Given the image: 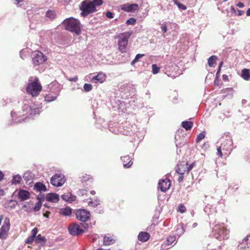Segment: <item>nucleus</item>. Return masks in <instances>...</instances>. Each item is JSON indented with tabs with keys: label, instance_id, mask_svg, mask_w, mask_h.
Instances as JSON below:
<instances>
[{
	"label": "nucleus",
	"instance_id": "31",
	"mask_svg": "<svg viewBox=\"0 0 250 250\" xmlns=\"http://www.w3.org/2000/svg\"><path fill=\"white\" fill-rule=\"evenodd\" d=\"M241 77L245 80H249L250 78V71L248 69L244 68L242 70Z\"/></svg>",
	"mask_w": 250,
	"mask_h": 250
},
{
	"label": "nucleus",
	"instance_id": "15",
	"mask_svg": "<svg viewBox=\"0 0 250 250\" xmlns=\"http://www.w3.org/2000/svg\"><path fill=\"white\" fill-rule=\"evenodd\" d=\"M158 188L162 192H166L170 188L171 186V182L167 178L160 179L158 184Z\"/></svg>",
	"mask_w": 250,
	"mask_h": 250
},
{
	"label": "nucleus",
	"instance_id": "63",
	"mask_svg": "<svg viewBox=\"0 0 250 250\" xmlns=\"http://www.w3.org/2000/svg\"><path fill=\"white\" fill-rule=\"evenodd\" d=\"M49 213L50 212L49 211H47L46 212L43 214V216L45 217H48Z\"/></svg>",
	"mask_w": 250,
	"mask_h": 250
},
{
	"label": "nucleus",
	"instance_id": "25",
	"mask_svg": "<svg viewBox=\"0 0 250 250\" xmlns=\"http://www.w3.org/2000/svg\"><path fill=\"white\" fill-rule=\"evenodd\" d=\"M176 238L175 236H170L167 238V242L162 245V248L164 250L167 249L166 246L167 245H172L173 243L176 244Z\"/></svg>",
	"mask_w": 250,
	"mask_h": 250
},
{
	"label": "nucleus",
	"instance_id": "53",
	"mask_svg": "<svg viewBox=\"0 0 250 250\" xmlns=\"http://www.w3.org/2000/svg\"><path fill=\"white\" fill-rule=\"evenodd\" d=\"M177 6L179 9L183 10H185L187 9V7L185 5H184L181 3H179L178 4Z\"/></svg>",
	"mask_w": 250,
	"mask_h": 250
},
{
	"label": "nucleus",
	"instance_id": "4",
	"mask_svg": "<svg viewBox=\"0 0 250 250\" xmlns=\"http://www.w3.org/2000/svg\"><path fill=\"white\" fill-rule=\"evenodd\" d=\"M211 235L212 237L221 241L229 238V231L223 224H216L212 227Z\"/></svg>",
	"mask_w": 250,
	"mask_h": 250
},
{
	"label": "nucleus",
	"instance_id": "2",
	"mask_svg": "<svg viewBox=\"0 0 250 250\" xmlns=\"http://www.w3.org/2000/svg\"><path fill=\"white\" fill-rule=\"evenodd\" d=\"M103 3V0H85L82 2L80 9L82 11L81 15L83 17H86L91 13L97 11L96 6Z\"/></svg>",
	"mask_w": 250,
	"mask_h": 250
},
{
	"label": "nucleus",
	"instance_id": "9",
	"mask_svg": "<svg viewBox=\"0 0 250 250\" xmlns=\"http://www.w3.org/2000/svg\"><path fill=\"white\" fill-rule=\"evenodd\" d=\"M47 60V57L41 51H36L32 55V63L34 66L43 63Z\"/></svg>",
	"mask_w": 250,
	"mask_h": 250
},
{
	"label": "nucleus",
	"instance_id": "52",
	"mask_svg": "<svg viewBox=\"0 0 250 250\" xmlns=\"http://www.w3.org/2000/svg\"><path fill=\"white\" fill-rule=\"evenodd\" d=\"M32 235L33 237L36 238V235L37 234V232H38V229L37 228H34L32 230Z\"/></svg>",
	"mask_w": 250,
	"mask_h": 250
},
{
	"label": "nucleus",
	"instance_id": "56",
	"mask_svg": "<svg viewBox=\"0 0 250 250\" xmlns=\"http://www.w3.org/2000/svg\"><path fill=\"white\" fill-rule=\"evenodd\" d=\"M244 11H242V10L237 9V13L236 14L238 16H240L241 15H242L244 14Z\"/></svg>",
	"mask_w": 250,
	"mask_h": 250
},
{
	"label": "nucleus",
	"instance_id": "41",
	"mask_svg": "<svg viewBox=\"0 0 250 250\" xmlns=\"http://www.w3.org/2000/svg\"><path fill=\"white\" fill-rule=\"evenodd\" d=\"M92 86L89 83H85L83 85V89L85 92H89L92 90Z\"/></svg>",
	"mask_w": 250,
	"mask_h": 250
},
{
	"label": "nucleus",
	"instance_id": "48",
	"mask_svg": "<svg viewBox=\"0 0 250 250\" xmlns=\"http://www.w3.org/2000/svg\"><path fill=\"white\" fill-rule=\"evenodd\" d=\"M186 207L182 205H180L179 206V211L181 213H184L186 211Z\"/></svg>",
	"mask_w": 250,
	"mask_h": 250
},
{
	"label": "nucleus",
	"instance_id": "39",
	"mask_svg": "<svg viewBox=\"0 0 250 250\" xmlns=\"http://www.w3.org/2000/svg\"><path fill=\"white\" fill-rule=\"evenodd\" d=\"M152 73L153 74H157L160 70V67L157 66L156 64H153L152 65Z\"/></svg>",
	"mask_w": 250,
	"mask_h": 250
},
{
	"label": "nucleus",
	"instance_id": "10",
	"mask_svg": "<svg viewBox=\"0 0 250 250\" xmlns=\"http://www.w3.org/2000/svg\"><path fill=\"white\" fill-rule=\"evenodd\" d=\"M64 176L61 173H56L50 179L51 184L55 187H60L65 183Z\"/></svg>",
	"mask_w": 250,
	"mask_h": 250
},
{
	"label": "nucleus",
	"instance_id": "38",
	"mask_svg": "<svg viewBox=\"0 0 250 250\" xmlns=\"http://www.w3.org/2000/svg\"><path fill=\"white\" fill-rule=\"evenodd\" d=\"M206 135V131H202L200 133H199L196 138V143L200 142L202 140L205 138Z\"/></svg>",
	"mask_w": 250,
	"mask_h": 250
},
{
	"label": "nucleus",
	"instance_id": "23",
	"mask_svg": "<svg viewBox=\"0 0 250 250\" xmlns=\"http://www.w3.org/2000/svg\"><path fill=\"white\" fill-rule=\"evenodd\" d=\"M150 235L146 231H141L138 235V239L142 242H146L149 240Z\"/></svg>",
	"mask_w": 250,
	"mask_h": 250
},
{
	"label": "nucleus",
	"instance_id": "1",
	"mask_svg": "<svg viewBox=\"0 0 250 250\" xmlns=\"http://www.w3.org/2000/svg\"><path fill=\"white\" fill-rule=\"evenodd\" d=\"M22 115H18L14 111H11V115L12 121L15 123H20L27 118H31L41 112V108L32 102H26L22 107Z\"/></svg>",
	"mask_w": 250,
	"mask_h": 250
},
{
	"label": "nucleus",
	"instance_id": "27",
	"mask_svg": "<svg viewBox=\"0 0 250 250\" xmlns=\"http://www.w3.org/2000/svg\"><path fill=\"white\" fill-rule=\"evenodd\" d=\"M34 189L37 191H45L47 190L45 186L42 183L38 182L36 183L34 186Z\"/></svg>",
	"mask_w": 250,
	"mask_h": 250
},
{
	"label": "nucleus",
	"instance_id": "58",
	"mask_svg": "<svg viewBox=\"0 0 250 250\" xmlns=\"http://www.w3.org/2000/svg\"><path fill=\"white\" fill-rule=\"evenodd\" d=\"M237 6L238 7H239V8H243L244 6V4L242 2H239L237 4Z\"/></svg>",
	"mask_w": 250,
	"mask_h": 250
},
{
	"label": "nucleus",
	"instance_id": "8",
	"mask_svg": "<svg viewBox=\"0 0 250 250\" xmlns=\"http://www.w3.org/2000/svg\"><path fill=\"white\" fill-rule=\"evenodd\" d=\"M177 66L171 62H167L165 67V73L167 76L174 79L180 75L176 71Z\"/></svg>",
	"mask_w": 250,
	"mask_h": 250
},
{
	"label": "nucleus",
	"instance_id": "5",
	"mask_svg": "<svg viewBox=\"0 0 250 250\" xmlns=\"http://www.w3.org/2000/svg\"><path fill=\"white\" fill-rule=\"evenodd\" d=\"M33 79V77L29 78L26 90L27 93L31 95L33 97H35L39 94L40 92L42 90V87L37 78H34V80Z\"/></svg>",
	"mask_w": 250,
	"mask_h": 250
},
{
	"label": "nucleus",
	"instance_id": "45",
	"mask_svg": "<svg viewBox=\"0 0 250 250\" xmlns=\"http://www.w3.org/2000/svg\"><path fill=\"white\" fill-rule=\"evenodd\" d=\"M35 238V237L31 235L29 237H28L25 240V243L26 244H31L33 242Z\"/></svg>",
	"mask_w": 250,
	"mask_h": 250
},
{
	"label": "nucleus",
	"instance_id": "19",
	"mask_svg": "<svg viewBox=\"0 0 250 250\" xmlns=\"http://www.w3.org/2000/svg\"><path fill=\"white\" fill-rule=\"evenodd\" d=\"M188 163H181L177 164L176 172L180 175H184L186 172L188 173Z\"/></svg>",
	"mask_w": 250,
	"mask_h": 250
},
{
	"label": "nucleus",
	"instance_id": "46",
	"mask_svg": "<svg viewBox=\"0 0 250 250\" xmlns=\"http://www.w3.org/2000/svg\"><path fill=\"white\" fill-rule=\"evenodd\" d=\"M106 17L109 19H112L114 18V14L110 11H107L105 13Z\"/></svg>",
	"mask_w": 250,
	"mask_h": 250
},
{
	"label": "nucleus",
	"instance_id": "64",
	"mask_svg": "<svg viewBox=\"0 0 250 250\" xmlns=\"http://www.w3.org/2000/svg\"><path fill=\"white\" fill-rule=\"evenodd\" d=\"M246 14L247 16H250V8L247 11Z\"/></svg>",
	"mask_w": 250,
	"mask_h": 250
},
{
	"label": "nucleus",
	"instance_id": "20",
	"mask_svg": "<svg viewBox=\"0 0 250 250\" xmlns=\"http://www.w3.org/2000/svg\"><path fill=\"white\" fill-rule=\"evenodd\" d=\"M18 196L21 201H24L30 198V194L27 190L21 189L18 192Z\"/></svg>",
	"mask_w": 250,
	"mask_h": 250
},
{
	"label": "nucleus",
	"instance_id": "16",
	"mask_svg": "<svg viewBox=\"0 0 250 250\" xmlns=\"http://www.w3.org/2000/svg\"><path fill=\"white\" fill-rule=\"evenodd\" d=\"M237 250H250V235H248L238 245Z\"/></svg>",
	"mask_w": 250,
	"mask_h": 250
},
{
	"label": "nucleus",
	"instance_id": "44",
	"mask_svg": "<svg viewBox=\"0 0 250 250\" xmlns=\"http://www.w3.org/2000/svg\"><path fill=\"white\" fill-rule=\"evenodd\" d=\"M94 204L95 206H97L98 205L100 204V200L96 199V200H94L93 201H90L88 202V205H90V204Z\"/></svg>",
	"mask_w": 250,
	"mask_h": 250
},
{
	"label": "nucleus",
	"instance_id": "35",
	"mask_svg": "<svg viewBox=\"0 0 250 250\" xmlns=\"http://www.w3.org/2000/svg\"><path fill=\"white\" fill-rule=\"evenodd\" d=\"M115 240L112 239L111 237L105 236L104 238V244L106 246L110 245L114 243Z\"/></svg>",
	"mask_w": 250,
	"mask_h": 250
},
{
	"label": "nucleus",
	"instance_id": "36",
	"mask_svg": "<svg viewBox=\"0 0 250 250\" xmlns=\"http://www.w3.org/2000/svg\"><path fill=\"white\" fill-rule=\"evenodd\" d=\"M45 237L41 234H39L36 237V242L37 243H40L43 245L45 243Z\"/></svg>",
	"mask_w": 250,
	"mask_h": 250
},
{
	"label": "nucleus",
	"instance_id": "3",
	"mask_svg": "<svg viewBox=\"0 0 250 250\" xmlns=\"http://www.w3.org/2000/svg\"><path fill=\"white\" fill-rule=\"evenodd\" d=\"M66 30L79 35L81 33V26L80 21L73 17L67 18L62 22Z\"/></svg>",
	"mask_w": 250,
	"mask_h": 250
},
{
	"label": "nucleus",
	"instance_id": "59",
	"mask_svg": "<svg viewBox=\"0 0 250 250\" xmlns=\"http://www.w3.org/2000/svg\"><path fill=\"white\" fill-rule=\"evenodd\" d=\"M183 175H180L179 177L178 178V181L179 182H181L183 180Z\"/></svg>",
	"mask_w": 250,
	"mask_h": 250
},
{
	"label": "nucleus",
	"instance_id": "60",
	"mask_svg": "<svg viewBox=\"0 0 250 250\" xmlns=\"http://www.w3.org/2000/svg\"><path fill=\"white\" fill-rule=\"evenodd\" d=\"M4 178L3 173L0 170V181H1Z\"/></svg>",
	"mask_w": 250,
	"mask_h": 250
},
{
	"label": "nucleus",
	"instance_id": "61",
	"mask_svg": "<svg viewBox=\"0 0 250 250\" xmlns=\"http://www.w3.org/2000/svg\"><path fill=\"white\" fill-rule=\"evenodd\" d=\"M223 79L225 81L228 80V76L227 75H223Z\"/></svg>",
	"mask_w": 250,
	"mask_h": 250
},
{
	"label": "nucleus",
	"instance_id": "21",
	"mask_svg": "<svg viewBox=\"0 0 250 250\" xmlns=\"http://www.w3.org/2000/svg\"><path fill=\"white\" fill-rule=\"evenodd\" d=\"M121 159L122 161L125 168L130 167L133 164L132 159L128 155L121 157Z\"/></svg>",
	"mask_w": 250,
	"mask_h": 250
},
{
	"label": "nucleus",
	"instance_id": "30",
	"mask_svg": "<svg viewBox=\"0 0 250 250\" xmlns=\"http://www.w3.org/2000/svg\"><path fill=\"white\" fill-rule=\"evenodd\" d=\"M217 56L212 55L210 56L208 61V64L210 67H214L216 64Z\"/></svg>",
	"mask_w": 250,
	"mask_h": 250
},
{
	"label": "nucleus",
	"instance_id": "43",
	"mask_svg": "<svg viewBox=\"0 0 250 250\" xmlns=\"http://www.w3.org/2000/svg\"><path fill=\"white\" fill-rule=\"evenodd\" d=\"M70 193H64L62 195V199L65 201L69 202V200L70 199Z\"/></svg>",
	"mask_w": 250,
	"mask_h": 250
},
{
	"label": "nucleus",
	"instance_id": "11",
	"mask_svg": "<svg viewBox=\"0 0 250 250\" xmlns=\"http://www.w3.org/2000/svg\"><path fill=\"white\" fill-rule=\"evenodd\" d=\"M204 211L208 214L210 219V225L216 223V209L212 205H208L204 208Z\"/></svg>",
	"mask_w": 250,
	"mask_h": 250
},
{
	"label": "nucleus",
	"instance_id": "28",
	"mask_svg": "<svg viewBox=\"0 0 250 250\" xmlns=\"http://www.w3.org/2000/svg\"><path fill=\"white\" fill-rule=\"evenodd\" d=\"M23 178L25 181L26 184H30L32 182L33 175L31 172L26 171L24 173Z\"/></svg>",
	"mask_w": 250,
	"mask_h": 250
},
{
	"label": "nucleus",
	"instance_id": "17",
	"mask_svg": "<svg viewBox=\"0 0 250 250\" xmlns=\"http://www.w3.org/2000/svg\"><path fill=\"white\" fill-rule=\"evenodd\" d=\"M237 250H250V235H248L238 245Z\"/></svg>",
	"mask_w": 250,
	"mask_h": 250
},
{
	"label": "nucleus",
	"instance_id": "12",
	"mask_svg": "<svg viewBox=\"0 0 250 250\" xmlns=\"http://www.w3.org/2000/svg\"><path fill=\"white\" fill-rule=\"evenodd\" d=\"M76 218L80 221L85 222L90 217V212L84 209H78L75 211Z\"/></svg>",
	"mask_w": 250,
	"mask_h": 250
},
{
	"label": "nucleus",
	"instance_id": "26",
	"mask_svg": "<svg viewBox=\"0 0 250 250\" xmlns=\"http://www.w3.org/2000/svg\"><path fill=\"white\" fill-rule=\"evenodd\" d=\"M57 17L56 13L54 10H48L45 14V17L47 20H53Z\"/></svg>",
	"mask_w": 250,
	"mask_h": 250
},
{
	"label": "nucleus",
	"instance_id": "62",
	"mask_svg": "<svg viewBox=\"0 0 250 250\" xmlns=\"http://www.w3.org/2000/svg\"><path fill=\"white\" fill-rule=\"evenodd\" d=\"M230 9H231V11L232 12L235 13H236V10L235 9L234 7L233 6H231Z\"/></svg>",
	"mask_w": 250,
	"mask_h": 250
},
{
	"label": "nucleus",
	"instance_id": "33",
	"mask_svg": "<svg viewBox=\"0 0 250 250\" xmlns=\"http://www.w3.org/2000/svg\"><path fill=\"white\" fill-rule=\"evenodd\" d=\"M21 180V177L19 174H17L16 175H14L11 181L12 184L13 185H16L20 183Z\"/></svg>",
	"mask_w": 250,
	"mask_h": 250
},
{
	"label": "nucleus",
	"instance_id": "22",
	"mask_svg": "<svg viewBox=\"0 0 250 250\" xmlns=\"http://www.w3.org/2000/svg\"><path fill=\"white\" fill-rule=\"evenodd\" d=\"M46 201L52 203H57L59 201V196L55 193H49L46 196Z\"/></svg>",
	"mask_w": 250,
	"mask_h": 250
},
{
	"label": "nucleus",
	"instance_id": "49",
	"mask_svg": "<svg viewBox=\"0 0 250 250\" xmlns=\"http://www.w3.org/2000/svg\"><path fill=\"white\" fill-rule=\"evenodd\" d=\"M217 155L222 157L223 156V153L222 152V150H223L222 148L220 146H219L217 147Z\"/></svg>",
	"mask_w": 250,
	"mask_h": 250
},
{
	"label": "nucleus",
	"instance_id": "55",
	"mask_svg": "<svg viewBox=\"0 0 250 250\" xmlns=\"http://www.w3.org/2000/svg\"><path fill=\"white\" fill-rule=\"evenodd\" d=\"M144 56V54H137L134 58L135 61L138 62L139 59L142 58Z\"/></svg>",
	"mask_w": 250,
	"mask_h": 250
},
{
	"label": "nucleus",
	"instance_id": "50",
	"mask_svg": "<svg viewBox=\"0 0 250 250\" xmlns=\"http://www.w3.org/2000/svg\"><path fill=\"white\" fill-rule=\"evenodd\" d=\"M223 64V62H221L220 63V64H219V67H218V69L216 72V78H218V77H219V74H220V71H221V67L222 66Z\"/></svg>",
	"mask_w": 250,
	"mask_h": 250
},
{
	"label": "nucleus",
	"instance_id": "29",
	"mask_svg": "<svg viewBox=\"0 0 250 250\" xmlns=\"http://www.w3.org/2000/svg\"><path fill=\"white\" fill-rule=\"evenodd\" d=\"M60 213L65 216H70L72 213V209L68 207L64 208H62L60 209Z\"/></svg>",
	"mask_w": 250,
	"mask_h": 250
},
{
	"label": "nucleus",
	"instance_id": "54",
	"mask_svg": "<svg viewBox=\"0 0 250 250\" xmlns=\"http://www.w3.org/2000/svg\"><path fill=\"white\" fill-rule=\"evenodd\" d=\"M76 197L75 196L72 195L71 193L70 195V199L69 200V202L72 203L73 201H75L76 200Z\"/></svg>",
	"mask_w": 250,
	"mask_h": 250
},
{
	"label": "nucleus",
	"instance_id": "24",
	"mask_svg": "<svg viewBox=\"0 0 250 250\" xmlns=\"http://www.w3.org/2000/svg\"><path fill=\"white\" fill-rule=\"evenodd\" d=\"M106 78L105 75L103 73H100L97 75L94 76L92 78V81L93 82H99L102 83L104 82Z\"/></svg>",
	"mask_w": 250,
	"mask_h": 250
},
{
	"label": "nucleus",
	"instance_id": "37",
	"mask_svg": "<svg viewBox=\"0 0 250 250\" xmlns=\"http://www.w3.org/2000/svg\"><path fill=\"white\" fill-rule=\"evenodd\" d=\"M57 96H52L51 94L46 95L45 96V101L47 102H50L54 101L57 98Z\"/></svg>",
	"mask_w": 250,
	"mask_h": 250
},
{
	"label": "nucleus",
	"instance_id": "14",
	"mask_svg": "<svg viewBox=\"0 0 250 250\" xmlns=\"http://www.w3.org/2000/svg\"><path fill=\"white\" fill-rule=\"evenodd\" d=\"M10 229L9 219L5 218L3 225L0 229V233L2 235V239H5L8 236V232Z\"/></svg>",
	"mask_w": 250,
	"mask_h": 250
},
{
	"label": "nucleus",
	"instance_id": "42",
	"mask_svg": "<svg viewBox=\"0 0 250 250\" xmlns=\"http://www.w3.org/2000/svg\"><path fill=\"white\" fill-rule=\"evenodd\" d=\"M136 20L134 18H130L126 21V24L127 25H134Z\"/></svg>",
	"mask_w": 250,
	"mask_h": 250
},
{
	"label": "nucleus",
	"instance_id": "47",
	"mask_svg": "<svg viewBox=\"0 0 250 250\" xmlns=\"http://www.w3.org/2000/svg\"><path fill=\"white\" fill-rule=\"evenodd\" d=\"M161 28L162 31L163 33H165L167 32V26L166 22H164V23H163L162 24Z\"/></svg>",
	"mask_w": 250,
	"mask_h": 250
},
{
	"label": "nucleus",
	"instance_id": "51",
	"mask_svg": "<svg viewBox=\"0 0 250 250\" xmlns=\"http://www.w3.org/2000/svg\"><path fill=\"white\" fill-rule=\"evenodd\" d=\"M195 166V163L193 162L189 166L188 165V173L193 168V167Z\"/></svg>",
	"mask_w": 250,
	"mask_h": 250
},
{
	"label": "nucleus",
	"instance_id": "18",
	"mask_svg": "<svg viewBox=\"0 0 250 250\" xmlns=\"http://www.w3.org/2000/svg\"><path fill=\"white\" fill-rule=\"evenodd\" d=\"M121 9L127 12H134L139 9V5L137 3H125L122 5Z\"/></svg>",
	"mask_w": 250,
	"mask_h": 250
},
{
	"label": "nucleus",
	"instance_id": "34",
	"mask_svg": "<svg viewBox=\"0 0 250 250\" xmlns=\"http://www.w3.org/2000/svg\"><path fill=\"white\" fill-rule=\"evenodd\" d=\"M185 232V230L184 229L183 224H180L177 226V229L176 230V233L177 235L180 236L182 235Z\"/></svg>",
	"mask_w": 250,
	"mask_h": 250
},
{
	"label": "nucleus",
	"instance_id": "40",
	"mask_svg": "<svg viewBox=\"0 0 250 250\" xmlns=\"http://www.w3.org/2000/svg\"><path fill=\"white\" fill-rule=\"evenodd\" d=\"M42 205V203L39 201H38L35 205V207L33 208V210L35 211H38L40 210L41 208Z\"/></svg>",
	"mask_w": 250,
	"mask_h": 250
},
{
	"label": "nucleus",
	"instance_id": "6",
	"mask_svg": "<svg viewBox=\"0 0 250 250\" xmlns=\"http://www.w3.org/2000/svg\"><path fill=\"white\" fill-rule=\"evenodd\" d=\"M131 33L129 32H125L120 33L117 36L118 48L121 52L123 53L127 51L129 48L128 39Z\"/></svg>",
	"mask_w": 250,
	"mask_h": 250
},
{
	"label": "nucleus",
	"instance_id": "7",
	"mask_svg": "<svg viewBox=\"0 0 250 250\" xmlns=\"http://www.w3.org/2000/svg\"><path fill=\"white\" fill-rule=\"evenodd\" d=\"M221 142L220 146L222 148L224 154L227 157L229 156L232 150V146L233 144L232 140L227 136L226 138L222 137L220 139Z\"/></svg>",
	"mask_w": 250,
	"mask_h": 250
},
{
	"label": "nucleus",
	"instance_id": "13",
	"mask_svg": "<svg viewBox=\"0 0 250 250\" xmlns=\"http://www.w3.org/2000/svg\"><path fill=\"white\" fill-rule=\"evenodd\" d=\"M69 233L73 236H78L84 233V230L80 228V226L76 223L71 224L68 227Z\"/></svg>",
	"mask_w": 250,
	"mask_h": 250
},
{
	"label": "nucleus",
	"instance_id": "32",
	"mask_svg": "<svg viewBox=\"0 0 250 250\" xmlns=\"http://www.w3.org/2000/svg\"><path fill=\"white\" fill-rule=\"evenodd\" d=\"M193 123L191 121H183L182 123V127L186 130H189L192 126Z\"/></svg>",
	"mask_w": 250,
	"mask_h": 250
},
{
	"label": "nucleus",
	"instance_id": "57",
	"mask_svg": "<svg viewBox=\"0 0 250 250\" xmlns=\"http://www.w3.org/2000/svg\"><path fill=\"white\" fill-rule=\"evenodd\" d=\"M77 80H78V77L77 76H75V77H74L73 78H71L69 79V81L70 82H76Z\"/></svg>",
	"mask_w": 250,
	"mask_h": 250
}]
</instances>
